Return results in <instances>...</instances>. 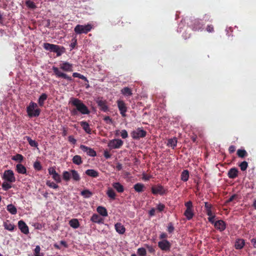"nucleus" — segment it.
Returning <instances> with one entry per match:
<instances>
[{
  "label": "nucleus",
  "instance_id": "f257e3e1",
  "mask_svg": "<svg viewBox=\"0 0 256 256\" xmlns=\"http://www.w3.org/2000/svg\"><path fill=\"white\" fill-rule=\"evenodd\" d=\"M53 72L56 77L58 78H64L71 82L72 79L71 76H68L64 72H72V64L68 62H64L60 64V68L53 66L52 67Z\"/></svg>",
  "mask_w": 256,
  "mask_h": 256
},
{
  "label": "nucleus",
  "instance_id": "f03ea898",
  "mask_svg": "<svg viewBox=\"0 0 256 256\" xmlns=\"http://www.w3.org/2000/svg\"><path fill=\"white\" fill-rule=\"evenodd\" d=\"M70 104L74 108L70 110V114L72 116H76L79 112L81 114H90V110L87 106L78 98H71Z\"/></svg>",
  "mask_w": 256,
  "mask_h": 256
},
{
  "label": "nucleus",
  "instance_id": "7ed1b4c3",
  "mask_svg": "<svg viewBox=\"0 0 256 256\" xmlns=\"http://www.w3.org/2000/svg\"><path fill=\"white\" fill-rule=\"evenodd\" d=\"M26 112L30 118L38 117L40 114V109L38 108L36 103L31 102L26 108Z\"/></svg>",
  "mask_w": 256,
  "mask_h": 256
},
{
  "label": "nucleus",
  "instance_id": "20e7f679",
  "mask_svg": "<svg viewBox=\"0 0 256 256\" xmlns=\"http://www.w3.org/2000/svg\"><path fill=\"white\" fill-rule=\"evenodd\" d=\"M43 47L46 50L56 53L57 56H60L62 52L60 50V48L59 45H55L52 44L44 43Z\"/></svg>",
  "mask_w": 256,
  "mask_h": 256
},
{
  "label": "nucleus",
  "instance_id": "39448f33",
  "mask_svg": "<svg viewBox=\"0 0 256 256\" xmlns=\"http://www.w3.org/2000/svg\"><path fill=\"white\" fill-rule=\"evenodd\" d=\"M92 29V26L90 24L86 25H76L75 28H74V32L76 34H88V32H90Z\"/></svg>",
  "mask_w": 256,
  "mask_h": 256
},
{
  "label": "nucleus",
  "instance_id": "423d86ee",
  "mask_svg": "<svg viewBox=\"0 0 256 256\" xmlns=\"http://www.w3.org/2000/svg\"><path fill=\"white\" fill-rule=\"evenodd\" d=\"M184 206L186 208L184 212V216H186L187 220H190L194 216V208H192V201H188L184 203Z\"/></svg>",
  "mask_w": 256,
  "mask_h": 256
},
{
  "label": "nucleus",
  "instance_id": "0eeeda50",
  "mask_svg": "<svg viewBox=\"0 0 256 256\" xmlns=\"http://www.w3.org/2000/svg\"><path fill=\"white\" fill-rule=\"evenodd\" d=\"M146 134V130H144L142 128H138L132 132L131 136L134 140H138L145 137Z\"/></svg>",
  "mask_w": 256,
  "mask_h": 256
},
{
  "label": "nucleus",
  "instance_id": "6e6552de",
  "mask_svg": "<svg viewBox=\"0 0 256 256\" xmlns=\"http://www.w3.org/2000/svg\"><path fill=\"white\" fill-rule=\"evenodd\" d=\"M158 246L161 250L168 252L170 250L171 244L166 240H163L159 241Z\"/></svg>",
  "mask_w": 256,
  "mask_h": 256
},
{
  "label": "nucleus",
  "instance_id": "1a4fd4ad",
  "mask_svg": "<svg viewBox=\"0 0 256 256\" xmlns=\"http://www.w3.org/2000/svg\"><path fill=\"white\" fill-rule=\"evenodd\" d=\"M2 178L9 182H16V178L14 176V172L12 170H5Z\"/></svg>",
  "mask_w": 256,
  "mask_h": 256
},
{
  "label": "nucleus",
  "instance_id": "9d476101",
  "mask_svg": "<svg viewBox=\"0 0 256 256\" xmlns=\"http://www.w3.org/2000/svg\"><path fill=\"white\" fill-rule=\"evenodd\" d=\"M123 144V141L120 139L112 140L109 142L108 146L112 149L120 148Z\"/></svg>",
  "mask_w": 256,
  "mask_h": 256
},
{
  "label": "nucleus",
  "instance_id": "9b49d317",
  "mask_svg": "<svg viewBox=\"0 0 256 256\" xmlns=\"http://www.w3.org/2000/svg\"><path fill=\"white\" fill-rule=\"evenodd\" d=\"M117 104L120 114H122V117H125L126 112H127V107L126 106L124 102L122 100H117Z\"/></svg>",
  "mask_w": 256,
  "mask_h": 256
},
{
  "label": "nucleus",
  "instance_id": "f8f14e48",
  "mask_svg": "<svg viewBox=\"0 0 256 256\" xmlns=\"http://www.w3.org/2000/svg\"><path fill=\"white\" fill-rule=\"evenodd\" d=\"M152 192L154 194H160L163 195L166 192L164 186L162 185H156L152 186Z\"/></svg>",
  "mask_w": 256,
  "mask_h": 256
},
{
  "label": "nucleus",
  "instance_id": "ddd939ff",
  "mask_svg": "<svg viewBox=\"0 0 256 256\" xmlns=\"http://www.w3.org/2000/svg\"><path fill=\"white\" fill-rule=\"evenodd\" d=\"M80 149L82 150L84 152H86L90 156H96V152L94 149L86 146L85 145H80Z\"/></svg>",
  "mask_w": 256,
  "mask_h": 256
},
{
  "label": "nucleus",
  "instance_id": "4468645a",
  "mask_svg": "<svg viewBox=\"0 0 256 256\" xmlns=\"http://www.w3.org/2000/svg\"><path fill=\"white\" fill-rule=\"evenodd\" d=\"M48 172L52 176L53 180H54L56 182L60 183V182H62V179L60 178V174L56 172L54 168H48Z\"/></svg>",
  "mask_w": 256,
  "mask_h": 256
},
{
  "label": "nucleus",
  "instance_id": "2eb2a0df",
  "mask_svg": "<svg viewBox=\"0 0 256 256\" xmlns=\"http://www.w3.org/2000/svg\"><path fill=\"white\" fill-rule=\"evenodd\" d=\"M213 224H214L215 228L220 232H222L226 228V224L223 220H217Z\"/></svg>",
  "mask_w": 256,
  "mask_h": 256
},
{
  "label": "nucleus",
  "instance_id": "dca6fc26",
  "mask_svg": "<svg viewBox=\"0 0 256 256\" xmlns=\"http://www.w3.org/2000/svg\"><path fill=\"white\" fill-rule=\"evenodd\" d=\"M18 227L20 229L22 233L24 234H28V228L27 224H26L24 221L20 220L18 222Z\"/></svg>",
  "mask_w": 256,
  "mask_h": 256
},
{
  "label": "nucleus",
  "instance_id": "f3484780",
  "mask_svg": "<svg viewBox=\"0 0 256 256\" xmlns=\"http://www.w3.org/2000/svg\"><path fill=\"white\" fill-rule=\"evenodd\" d=\"M96 104L100 108V110L104 112H106L108 110V106L106 104V100H98L96 101Z\"/></svg>",
  "mask_w": 256,
  "mask_h": 256
},
{
  "label": "nucleus",
  "instance_id": "a211bd4d",
  "mask_svg": "<svg viewBox=\"0 0 256 256\" xmlns=\"http://www.w3.org/2000/svg\"><path fill=\"white\" fill-rule=\"evenodd\" d=\"M90 220H91V221L94 224H104V218H101V216L100 215L96 214H92L91 217V219H90Z\"/></svg>",
  "mask_w": 256,
  "mask_h": 256
},
{
  "label": "nucleus",
  "instance_id": "6ab92c4d",
  "mask_svg": "<svg viewBox=\"0 0 256 256\" xmlns=\"http://www.w3.org/2000/svg\"><path fill=\"white\" fill-rule=\"evenodd\" d=\"M244 245V240L242 238H237L236 240L234 248L236 250H240L242 249Z\"/></svg>",
  "mask_w": 256,
  "mask_h": 256
},
{
  "label": "nucleus",
  "instance_id": "aec40b11",
  "mask_svg": "<svg viewBox=\"0 0 256 256\" xmlns=\"http://www.w3.org/2000/svg\"><path fill=\"white\" fill-rule=\"evenodd\" d=\"M238 170L236 168H230L228 171V178L234 179L238 176Z\"/></svg>",
  "mask_w": 256,
  "mask_h": 256
},
{
  "label": "nucleus",
  "instance_id": "412c9836",
  "mask_svg": "<svg viewBox=\"0 0 256 256\" xmlns=\"http://www.w3.org/2000/svg\"><path fill=\"white\" fill-rule=\"evenodd\" d=\"M115 230L120 234H123L125 232V228L122 223H117L114 225Z\"/></svg>",
  "mask_w": 256,
  "mask_h": 256
},
{
  "label": "nucleus",
  "instance_id": "4be33fe9",
  "mask_svg": "<svg viewBox=\"0 0 256 256\" xmlns=\"http://www.w3.org/2000/svg\"><path fill=\"white\" fill-rule=\"evenodd\" d=\"M96 212L102 216L106 217L108 216V212L104 206H98L96 208Z\"/></svg>",
  "mask_w": 256,
  "mask_h": 256
},
{
  "label": "nucleus",
  "instance_id": "5701e85b",
  "mask_svg": "<svg viewBox=\"0 0 256 256\" xmlns=\"http://www.w3.org/2000/svg\"><path fill=\"white\" fill-rule=\"evenodd\" d=\"M112 187L114 189L116 190L117 192L119 193L123 192L124 190V186L120 182H114L112 183Z\"/></svg>",
  "mask_w": 256,
  "mask_h": 256
},
{
  "label": "nucleus",
  "instance_id": "b1692460",
  "mask_svg": "<svg viewBox=\"0 0 256 256\" xmlns=\"http://www.w3.org/2000/svg\"><path fill=\"white\" fill-rule=\"evenodd\" d=\"M80 125L81 127L82 128V129L84 130L85 132H86L88 134H90L92 132V129L90 128V125L86 121H81L80 122Z\"/></svg>",
  "mask_w": 256,
  "mask_h": 256
},
{
  "label": "nucleus",
  "instance_id": "393cba45",
  "mask_svg": "<svg viewBox=\"0 0 256 256\" xmlns=\"http://www.w3.org/2000/svg\"><path fill=\"white\" fill-rule=\"evenodd\" d=\"M4 227L5 230L12 232L14 230L16 226L14 224L10 222L8 220H6L4 222Z\"/></svg>",
  "mask_w": 256,
  "mask_h": 256
},
{
  "label": "nucleus",
  "instance_id": "a878e982",
  "mask_svg": "<svg viewBox=\"0 0 256 256\" xmlns=\"http://www.w3.org/2000/svg\"><path fill=\"white\" fill-rule=\"evenodd\" d=\"M16 170L18 173L21 174H25L27 172L26 167L20 164H18L16 165Z\"/></svg>",
  "mask_w": 256,
  "mask_h": 256
},
{
  "label": "nucleus",
  "instance_id": "bb28decb",
  "mask_svg": "<svg viewBox=\"0 0 256 256\" xmlns=\"http://www.w3.org/2000/svg\"><path fill=\"white\" fill-rule=\"evenodd\" d=\"M204 207H205V209H206V214H207V215L208 216H211L214 215L212 214V206L208 202H205Z\"/></svg>",
  "mask_w": 256,
  "mask_h": 256
},
{
  "label": "nucleus",
  "instance_id": "cd10ccee",
  "mask_svg": "<svg viewBox=\"0 0 256 256\" xmlns=\"http://www.w3.org/2000/svg\"><path fill=\"white\" fill-rule=\"evenodd\" d=\"M85 173L86 174L94 178H96L99 176L98 172L92 169H89L86 170Z\"/></svg>",
  "mask_w": 256,
  "mask_h": 256
},
{
  "label": "nucleus",
  "instance_id": "c85d7f7f",
  "mask_svg": "<svg viewBox=\"0 0 256 256\" xmlns=\"http://www.w3.org/2000/svg\"><path fill=\"white\" fill-rule=\"evenodd\" d=\"M106 194L108 195V198L112 200H114L116 197V194L114 190L110 188H108L106 190Z\"/></svg>",
  "mask_w": 256,
  "mask_h": 256
},
{
  "label": "nucleus",
  "instance_id": "c756f323",
  "mask_svg": "<svg viewBox=\"0 0 256 256\" xmlns=\"http://www.w3.org/2000/svg\"><path fill=\"white\" fill-rule=\"evenodd\" d=\"M71 178L74 180V181L78 182L80 180V177L78 172L76 170H70Z\"/></svg>",
  "mask_w": 256,
  "mask_h": 256
},
{
  "label": "nucleus",
  "instance_id": "7c9ffc66",
  "mask_svg": "<svg viewBox=\"0 0 256 256\" xmlns=\"http://www.w3.org/2000/svg\"><path fill=\"white\" fill-rule=\"evenodd\" d=\"M134 189L135 190L136 192H142L144 191V189H145V186H144V185L142 184L136 183L134 185Z\"/></svg>",
  "mask_w": 256,
  "mask_h": 256
},
{
  "label": "nucleus",
  "instance_id": "2f4dec72",
  "mask_svg": "<svg viewBox=\"0 0 256 256\" xmlns=\"http://www.w3.org/2000/svg\"><path fill=\"white\" fill-rule=\"evenodd\" d=\"M24 140H26L30 146L32 147L37 148L38 146V144L35 140L30 138L28 136H25Z\"/></svg>",
  "mask_w": 256,
  "mask_h": 256
},
{
  "label": "nucleus",
  "instance_id": "473e14b6",
  "mask_svg": "<svg viewBox=\"0 0 256 256\" xmlns=\"http://www.w3.org/2000/svg\"><path fill=\"white\" fill-rule=\"evenodd\" d=\"M48 98V95L43 93L40 96L38 100V105L40 106H43L44 104V102Z\"/></svg>",
  "mask_w": 256,
  "mask_h": 256
},
{
  "label": "nucleus",
  "instance_id": "72a5a7b5",
  "mask_svg": "<svg viewBox=\"0 0 256 256\" xmlns=\"http://www.w3.org/2000/svg\"><path fill=\"white\" fill-rule=\"evenodd\" d=\"M121 92L125 96H131L132 95V90L128 87H125L122 88Z\"/></svg>",
  "mask_w": 256,
  "mask_h": 256
},
{
  "label": "nucleus",
  "instance_id": "f704fd0d",
  "mask_svg": "<svg viewBox=\"0 0 256 256\" xmlns=\"http://www.w3.org/2000/svg\"><path fill=\"white\" fill-rule=\"evenodd\" d=\"M69 225L73 228H76L80 226L78 220L74 218L69 221Z\"/></svg>",
  "mask_w": 256,
  "mask_h": 256
},
{
  "label": "nucleus",
  "instance_id": "c9c22d12",
  "mask_svg": "<svg viewBox=\"0 0 256 256\" xmlns=\"http://www.w3.org/2000/svg\"><path fill=\"white\" fill-rule=\"evenodd\" d=\"M72 162L78 166H80L82 164V160L80 156L78 155L74 156L73 158H72Z\"/></svg>",
  "mask_w": 256,
  "mask_h": 256
},
{
  "label": "nucleus",
  "instance_id": "e433bc0d",
  "mask_svg": "<svg viewBox=\"0 0 256 256\" xmlns=\"http://www.w3.org/2000/svg\"><path fill=\"white\" fill-rule=\"evenodd\" d=\"M6 210H8V212L11 214H16L18 212L16 206L12 204L7 206Z\"/></svg>",
  "mask_w": 256,
  "mask_h": 256
},
{
  "label": "nucleus",
  "instance_id": "4c0bfd02",
  "mask_svg": "<svg viewBox=\"0 0 256 256\" xmlns=\"http://www.w3.org/2000/svg\"><path fill=\"white\" fill-rule=\"evenodd\" d=\"M189 178V172L188 170H184L182 171V174H180V179L184 182H187Z\"/></svg>",
  "mask_w": 256,
  "mask_h": 256
},
{
  "label": "nucleus",
  "instance_id": "58836bf2",
  "mask_svg": "<svg viewBox=\"0 0 256 256\" xmlns=\"http://www.w3.org/2000/svg\"><path fill=\"white\" fill-rule=\"evenodd\" d=\"M177 142L178 140H176V138H173L168 140V146L174 149L176 146Z\"/></svg>",
  "mask_w": 256,
  "mask_h": 256
},
{
  "label": "nucleus",
  "instance_id": "ea45409f",
  "mask_svg": "<svg viewBox=\"0 0 256 256\" xmlns=\"http://www.w3.org/2000/svg\"><path fill=\"white\" fill-rule=\"evenodd\" d=\"M237 154L240 158H244L247 156L248 153L245 150L239 149L237 150Z\"/></svg>",
  "mask_w": 256,
  "mask_h": 256
},
{
  "label": "nucleus",
  "instance_id": "a19ab883",
  "mask_svg": "<svg viewBox=\"0 0 256 256\" xmlns=\"http://www.w3.org/2000/svg\"><path fill=\"white\" fill-rule=\"evenodd\" d=\"M62 178H64V181L68 182L71 178V173L70 172L65 170L62 172Z\"/></svg>",
  "mask_w": 256,
  "mask_h": 256
},
{
  "label": "nucleus",
  "instance_id": "79ce46f5",
  "mask_svg": "<svg viewBox=\"0 0 256 256\" xmlns=\"http://www.w3.org/2000/svg\"><path fill=\"white\" fill-rule=\"evenodd\" d=\"M82 196L84 197V198H90L92 196V192L90 190H86L80 192Z\"/></svg>",
  "mask_w": 256,
  "mask_h": 256
},
{
  "label": "nucleus",
  "instance_id": "37998d69",
  "mask_svg": "<svg viewBox=\"0 0 256 256\" xmlns=\"http://www.w3.org/2000/svg\"><path fill=\"white\" fill-rule=\"evenodd\" d=\"M25 4L28 8L32 10H34L36 8V6L35 5L34 2L30 0H26L25 2Z\"/></svg>",
  "mask_w": 256,
  "mask_h": 256
},
{
  "label": "nucleus",
  "instance_id": "c03bdc74",
  "mask_svg": "<svg viewBox=\"0 0 256 256\" xmlns=\"http://www.w3.org/2000/svg\"><path fill=\"white\" fill-rule=\"evenodd\" d=\"M72 76H73L74 78H78L82 80H84V82H87L88 83V80L86 78L85 76H84L82 74H81L78 72H74L73 74H72Z\"/></svg>",
  "mask_w": 256,
  "mask_h": 256
},
{
  "label": "nucleus",
  "instance_id": "a18cd8bd",
  "mask_svg": "<svg viewBox=\"0 0 256 256\" xmlns=\"http://www.w3.org/2000/svg\"><path fill=\"white\" fill-rule=\"evenodd\" d=\"M23 158H24V157L22 156L21 154H16V156H12V160H15V161L19 162H21L22 161Z\"/></svg>",
  "mask_w": 256,
  "mask_h": 256
},
{
  "label": "nucleus",
  "instance_id": "49530a36",
  "mask_svg": "<svg viewBox=\"0 0 256 256\" xmlns=\"http://www.w3.org/2000/svg\"><path fill=\"white\" fill-rule=\"evenodd\" d=\"M46 185L50 188H52L53 189H56L58 187V184H54V182H50V180L46 182Z\"/></svg>",
  "mask_w": 256,
  "mask_h": 256
},
{
  "label": "nucleus",
  "instance_id": "de8ad7c7",
  "mask_svg": "<svg viewBox=\"0 0 256 256\" xmlns=\"http://www.w3.org/2000/svg\"><path fill=\"white\" fill-rule=\"evenodd\" d=\"M239 166L240 167V170L245 171L248 168V163L246 161H243L240 164Z\"/></svg>",
  "mask_w": 256,
  "mask_h": 256
},
{
  "label": "nucleus",
  "instance_id": "09e8293b",
  "mask_svg": "<svg viewBox=\"0 0 256 256\" xmlns=\"http://www.w3.org/2000/svg\"><path fill=\"white\" fill-rule=\"evenodd\" d=\"M2 187L4 190H9V188H12V186L10 184H9L8 182H4L3 183H2Z\"/></svg>",
  "mask_w": 256,
  "mask_h": 256
},
{
  "label": "nucleus",
  "instance_id": "8fccbe9b",
  "mask_svg": "<svg viewBox=\"0 0 256 256\" xmlns=\"http://www.w3.org/2000/svg\"><path fill=\"white\" fill-rule=\"evenodd\" d=\"M202 27V24L199 22H196L194 25V30L195 31H198Z\"/></svg>",
  "mask_w": 256,
  "mask_h": 256
},
{
  "label": "nucleus",
  "instance_id": "3c124183",
  "mask_svg": "<svg viewBox=\"0 0 256 256\" xmlns=\"http://www.w3.org/2000/svg\"><path fill=\"white\" fill-rule=\"evenodd\" d=\"M34 168L35 169V170H41L42 168L41 164L38 161H36V162H34Z\"/></svg>",
  "mask_w": 256,
  "mask_h": 256
},
{
  "label": "nucleus",
  "instance_id": "603ef678",
  "mask_svg": "<svg viewBox=\"0 0 256 256\" xmlns=\"http://www.w3.org/2000/svg\"><path fill=\"white\" fill-rule=\"evenodd\" d=\"M40 247L39 246H36L34 248V256H44L42 254H40Z\"/></svg>",
  "mask_w": 256,
  "mask_h": 256
},
{
  "label": "nucleus",
  "instance_id": "864d4df0",
  "mask_svg": "<svg viewBox=\"0 0 256 256\" xmlns=\"http://www.w3.org/2000/svg\"><path fill=\"white\" fill-rule=\"evenodd\" d=\"M138 254L140 256H146V250L144 248H138Z\"/></svg>",
  "mask_w": 256,
  "mask_h": 256
},
{
  "label": "nucleus",
  "instance_id": "5fc2aeb1",
  "mask_svg": "<svg viewBox=\"0 0 256 256\" xmlns=\"http://www.w3.org/2000/svg\"><path fill=\"white\" fill-rule=\"evenodd\" d=\"M206 31L210 33H212L214 32L213 26L212 24L207 26V27H206Z\"/></svg>",
  "mask_w": 256,
  "mask_h": 256
},
{
  "label": "nucleus",
  "instance_id": "6e6d98bb",
  "mask_svg": "<svg viewBox=\"0 0 256 256\" xmlns=\"http://www.w3.org/2000/svg\"><path fill=\"white\" fill-rule=\"evenodd\" d=\"M121 136L122 138H126L128 136L127 131L125 130H122L121 132Z\"/></svg>",
  "mask_w": 256,
  "mask_h": 256
},
{
  "label": "nucleus",
  "instance_id": "4d7b16f0",
  "mask_svg": "<svg viewBox=\"0 0 256 256\" xmlns=\"http://www.w3.org/2000/svg\"><path fill=\"white\" fill-rule=\"evenodd\" d=\"M174 230V227L173 226V224L172 223L168 224V231L169 233H172L173 232Z\"/></svg>",
  "mask_w": 256,
  "mask_h": 256
},
{
  "label": "nucleus",
  "instance_id": "13d9d810",
  "mask_svg": "<svg viewBox=\"0 0 256 256\" xmlns=\"http://www.w3.org/2000/svg\"><path fill=\"white\" fill-rule=\"evenodd\" d=\"M72 42L70 44V46L71 48V50L76 48V38L72 39Z\"/></svg>",
  "mask_w": 256,
  "mask_h": 256
},
{
  "label": "nucleus",
  "instance_id": "bf43d9fd",
  "mask_svg": "<svg viewBox=\"0 0 256 256\" xmlns=\"http://www.w3.org/2000/svg\"><path fill=\"white\" fill-rule=\"evenodd\" d=\"M164 204H162L161 203H160L158 206H157V210L159 212H162L164 210Z\"/></svg>",
  "mask_w": 256,
  "mask_h": 256
},
{
  "label": "nucleus",
  "instance_id": "052dcab7",
  "mask_svg": "<svg viewBox=\"0 0 256 256\" xmlns=\"http://www.w3.org/2000/svg\"><path fill=\"white\" fill-rule=\"evenodd\" d=\"M68 142L74 144H76V140L74 139V136H68Z\"/></svg>",
  "mask_w": 256,
  "mask_h": 256
},
{
  "label": "nucleus",
  "instance_id": "680f3d73",
  "mask_svg": "<svg viewBox=\"0 0 256 256\" xmlns=\"http://www.w3.org/2000/svg\"><path fill=\"white\" fill-rule=\"evenodd\" d=\"M236 198V194H233L232 196H231L230 198H229L226 200V204H228L230 203V202H232L233 201V200Z\"/></svg>",
  "mask_w": 256,
  "mask_h": 256
},
{
  "label": "nucleus",
  "instance_id": "e2e57ef3",
  "mask_svg": "<svg viewBox=\"0 0 256 256\" xmlns=\"http://www.w3.org/2000/svg\"><path fill=\"white\" fill-rule=\"evenodd\" d=\"M215 215L209 216V217L208 218V221L210 222V223L213 224H214V219Z\"/></svg>",
  "mask_w": 256,
  "mask_h": 256
},
{
  "label": "nucleus",
  "instance_id": "0e129e2a",
  "mask_svg": "<svg viewBox=\"0 0 256 256\" xmlns=\"http://www.w3.org/2000/svg\"><path fill=\"white\" fill-rule=\"evenodd\" d=\"M236 150V147L234 146L231 145L228 148V152L230 154L234 153Z\"/></svg>",
  "mask_w": 256,
  "mask_h": 256
},
{
  "label": "nucleus",
  "instance_id": "69168bd1",
  "mask_svg": "<svg viewBox=\"0 0 256 256\" xmlns=\"http://www.w3.org/2000/svg\"><path fill=\"white\" fill-rule=\"evenodd\" d=\"M104 156L106 158L108 159L110 158L111 154L109 153V152L107 150L104 151Z\"/></svg>",
  "mask_w": 256,
  "mask_h": 256
},
{
  "label": "nucleus",
  "instance_id": "338daca9",
  "mask_svg": "<svg viewBox=\"0 0 256 256\" xmlns=\"http://www.w3.org/2000/svg\"><path fill=\"white\" fill-rule=\"evenodd\" d=\"M168 236H167V234L166 233L162 232V234H160V235L159 238H160V239L162 240H166V238Z\"/></svg>",
  "mask_w": 256,
  "mask_h": 256
},
{
  "label": "nucleus",
  "instance_id": "774afa93",
  "mask_svg": "<svg viewBox=\"0 0 256 256\" xmlns=\"http://www.w3.org/2000/svg\"><path fill=\"white\" fill-rule=\"evenodd\" d=\"M250 242H251V243L252 245H253V246L254 248H256V238H252L251 240H250Z\"/></svg>",
  "mask_w": 256,
  "mask_h": 256
}]
</instances>
